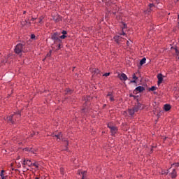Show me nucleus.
<instances>
[{"mask_svg":"<svg viewBox=\"0 0 179 179\" xmlns=\"http://www.w3.org/2000/svg\"><path fill=\"white\" fill-rule=\"evenodd\" d=\"M67 145H68V142H66Z\"/></svg>","mask_w":179,"mask_h":179,"instance_id":"nucleus-46","label":"nucleus"},{"mask_svg":"<svg viewBox=\"0 0 179 179\" xmlns=\"http://www.w3.org/2000/svg\"><path fill=\"white\" fill-rule=\"evenodd\" d=\"M178 52V50H176V52Z\"/></svg>","mask_w":179,"mask_h":179,"instance_id":"nucleus-44","label":"nucleus"},{"mask_svg":"<svg viewBox=\"0 0 179 179\" xmlns=\"http://www.w3.org/2000/svg\"><path fill=\"white\" fill-rule=\"evenodd\" d=\"M114 40L117 44H121V41H122L123 38L120 35H117L114 37Z\"/></svg>","mask_w":179,"mask_h":179,"instance_id":"nucleus-8","label":"nucleus"},{"mask_svg":"<svg viewBox=\"0 0 179 179\" xmlns=\"http://www.w3.org/2000/svg\"><path fill=\"white\" fill-rule=\"evenodd\" d=\"M164 174H169V171H167V172H165Z\"/></svg>","mask_w":179,"mask_h":179,"instance_id":"nucleus-36","label":"nucleus"},{"mask_svg":"<svg viewBox=\"0 0 179 179\" xmlns=\"http://www.w3.org/2000/svg\"><path fill=\"white\" fill-rule=\"evenodd\" d=\"M31 20H34V18H32Z\"/></svg>","mask_w":179,"mask_h":179,"instance_id":"nucleus-43","label":"nucleus"},{"mask_svg":"<svg viewBox=\"0 0 179 179\" xmlns=\"http://www.w3.org/2000/svg\"><path fill=\"white\" fill-rule=\"evenodd\" d=\"M157 87L152 86V87L149 88V92H155V90H157Z\"/></svg>","mask_w":179,"mask_h":179,"instance_id":"nucleus-21","label":"nucleus"},{"mask_svg":"<svg viewBox=\"0 0 179 179\" xmlns=\"http://www.w3.org/2000/svg\"><path fill=\"white\" fill-rule=\"evenodd\" d=\"M66 92H67V93H70V92H71V90H70V89H67V90H66Z\"/></svg>","mask_w":179,"mask_h":179,"instance_id":"nucleus-34","label":"nucleus"},{"mask_svg":"<svg viewBox=\"0 0 179 179\" xmlns=\"http://www.w3.org/2000/svg\"><path fill=\"white\" fill-rule=\"evenodd\" d=\"M157 79H158L157 85L158 86H159L160 85H162V83H163V75L161 73L158 74Z\"/></svg>","mask_w":179,"mask_h":179,"instance_id":"nucleus-9","label":"nucleus"},{"mask_svg":"<svg viewBox=\"0 0 179 179\" xmlns=\"http://www.w3.org/2000/svg\"><path fill=\"white\" fill-rule=\"evenodd\" d=\"M17 159V160H19V159H20V157H18Z\"/></svg>","mask_w":179,"mask_h":179,"instance_id":"nucleus-38","label":"nucleus"},{"mask_svg":"<svg viewBox=\"0 0 179 179\" xmlns=\"http://www.w3.org/2000/svg\"><path fill=\"white\" fill-rule=\"evenodd\" d=\"M148 6H149V8H148L147 9V10H146V12H147L148 13L152 12V10H153V9H155V8H156V6H155V4H153V3H150Z\"/></svg>","mask_w":179,"mask_h":179,"instance_id":"nucleus-11","label":"nucleus"},{"mask_svg":"<svg viewBox=\"0 0 179 179\" xmlns=\"http://www.w3.org/2000/svg\"><path fill=\"white\" fill-rule=\"evenodd\" d=\"M171 108V106L169 104H165L164 106V109L165 110V111H170Z\"/></svg>","mask_w":179,"mask_h":179,"instance_id":"nucleus-18","label":"nucleus"},{"mask_svg":"<svg viewBox=\"0 0 179 179\" xmlns=\"http://www.w3.org/2000/svg\"><path fill=\"white\" fill-rule=\"evenodd\" d=\"M126 27V25L124 24V28Z\"/></svg>","mask_w":179,"mask_h":179,"instance_id":"nucleus-45","label":"nucleus"},{"mask_svg":"<svg viewBox=\"0 0 179 179\" xmlns=\"http://www.w3.org/2000/svg\"><path fill=\"white\" fill-rule=\"evenodd\" d=\"M131 83H136V80H134L131 81Z\"/></svg>","mask_w":179,"mask_h":179,"instance_id":"nucleus-33","label":"nucleus"},{"mask_svg":"<svg viewBox=\"0 0 179 179\" xmlns=\"http://www.w3.org/2000/svg\"><path fill=\"white\" fill-rule=\"evenodd\" d=\"M22 164L23 166H29V167H31V160L24 159Z\"/></svg>","mask_w":179,"mask_h":179,"instance_id":"nucleus-10","label":"nucleus"},{"mask_svg":"<svg viewBox=\"0 0 179 179\" xmlns=\"http://www.w3.org/2000/svg\"><path fill=\"white\" fill-rule=\"evenodd\" d=\"M1 179H6V178H5V175H3V176H1Z\"/></svg>","mask_w":179,"mask_h":179,"instance_id":"nucleus-35","label":"nucleus"},{"mask_svg":"<svg viewBox=\"0 0 179 179\" xmlns=\"http://www.w3.org/2000/svg\"><path fill=\"white\" fill-rule=\"evenodd\" d=\"M103 76H110V73H106Z\"/></svg>","mask_w":179,"mask_h":179,"instance_id":"nucleus-30","label":"nucleus"},{"mask_svg":"<svg viewBox=\"0 0 179 179\" xmlns=\"http://www.w3.org/2000/svg\"><path fill=\"white\" fill-rule=\"evenodd\" d=\"M171 166H174V167H179V162L173 164Z\"/></svg>","mask_w":179,"mask_h":179,"instance_id":"nucleus-25","label":"nucleus"},{"mask_svg":"<svg viewBox=\"0 0 179 179\" xmlns=\"http://www.w3.org/2000/svg\"><path fill=\"white\" fill-rule=\"evenodd\" d=\"M108 128L110 129L112 135H115L116 133L118 132V128H117L115 126H113L111 123L108 124Z\"/></svg>","mask_w":179,"mask_h":179,"instance_id":"nucleus-4","label":"nucleus"},{"mask_svg":"<svg viewBox=\"0 0 179 179\" xmlns=\"http://www.w3.org/2000/svg\"><path fill=\"white\" fill-rule=\"evenodd\" d=\"M92 76L93 78L97 76V78H99L100 76V71L97 69H94L92 70Z\"/></svg>","mask_w":179,"mask_h":179,"instance_id":"nucleus-7","label":"nucleus"},{"mask_svg":"<svg viewBox=\"0 0 179 179\" xmlns=\"http://www.w3.org/2000/svg\"><path fill=\"white\" fill-rule=\"evenodd\" d=\"M133 109L134 110V111L136 113H138V111H139V110H142V104L139 102H138L134 107H133Z\"/></svg>","mask_w":179,"mask_h":179,"instance_id":"nucleus-6","label":"nucleus"},{"mask_svg":"<svg viewBox=\"0 0 179 179\" xmlns=\"http://www.w3.org/2000/svg\"><path fill=\"white\" fill-rule=\"evenodd\" d=\"M120 36H125V32H122V33H120L119 34Z\"/></svg>","mask_w":179,"mask_h":179,"instance_id":"nucleus-31","label":"nucleus"},{"mask_svg":"<svg viewBox=\"0 0 179 179\" xmlns=\"http://www.w3.org/2000/svg\"><path fill=\"white\" fill-rule=\"evenodd\" d=\"M85 110H86V108L83 109V112H84V113H85Z\"/></svg>","mask_w":179,"mask_h":179,"instance_id":"nucleus-37","label":"nucleus"},{"mask_svg":"<svg viewBox=\"0 0 179 179\" xmlns=\"http://www.w3.org/2000/svg\"><path fill=\"white\" fill-rule=\"evenodd\" d=\"M55 22H58V19H56V20H55Z\"/></svg>","mask_w":179,"mask_h":179,"instance_id":"nucleus-39","label":"nucleus"},{"mask_svg":"<svg viewBox=\"0 0 179 179\" xmlns=\"http://www.w3.org/2000/svg\"><path fill=\"white\" fill-rule=\"evenodd\" d=\"M177 1H179V0H177Z\"/></svg>","mask_w":179,"mask_h":179,"instance_id":"nucleus-47","label":"nucleus"},{"mask_svg":"<svg viewBox=\"0 0 179 179\" xmlns=\"http://www.w3.org/2000/svg\"><path fill=\"white\" fill-rule=\"evenodd\" d=\"M15 54H22V52H27L26 45L23 43H18L14 50Z\"/></svg>","mask_w":179,"mask_h":179,"instance_id":"nucleus-2","label":"nucleus"},{"mask_svg":"<svg viewBox=\"0 0 179 179\" xmlns=\"http://www.w3.org/2000/svg\"><path fill=\"white\" fill-rule=\"evenodd\" d=\"M25 152H31V153H35L36 150L31 148H26L24 149Z\"/></svg>","mask_w":179,"mask_h":179,"instance_id":"nucleus-14","label":"nucleus"},{"mask_svg":"<svg viewBox=\"0 0 179 179\" xmlns=\"http://www.w3.org/2000/svg\"><path fill=\"white\" fill-rule=\"evenodd\" d=\"M4 173H5V171H4V170L1 171L0 176H1V177H3V176H4V175H3Z\"/></svg>","mask_w":179,"mask_h":179,"instance_id":"nucleus-27","label":"nucleus"},{"mask_svg":"<svg viewBox=\"0 0 179 179\" xmlns=\"http://www.w3.org/2000/svg\"><path fill=\"white\" fill-rule=\"evenodd\" d=\"M143 91H145V87L142 86H138L134 90V93L138 94V93H142V92Z\"/></svg>","mask_w":179,"mask_h":179,"instance_id":"nucleus-5","label":"nucleus"},{"mask_svg":"<svg viewBox=\"0 0 179 179\" xmlns=\"http://www.w3.org/2000/svg\"><path fill=\"white\" fill-rule=\"evenodd\" d=\"M19 118H20V112H17L8 116L7 121L10 122V124H15V121H19Z\"/></svg>","mask_w":179,"mask_h":179,"instance_id":"nucleus-1","label":"nucleus"},{"mask_svg":"<svg viewBox=\"0 0 179 179\" xmlns=\"http://www.w3.org/2000/svg\"><path fill=\"white\" fill-rule=\"evenodd\" d=\"M106 97L109 99L110 101H114V94H113V92H108Z\"/></svg>","mask_w":179,"mask_h":179,"instance_id":"nucleus-12","label":"nucleus"},{"mask_svg":"<svg viewBox=\"0 0 179 179\" xmlns=\"http://www.w3.org/2000/svg\"><path fill=\"white\" fill-rule=\"evenodd\" d=\"M61 36V33L59 32H55L51 35V39L54 41V43L57 44V43H62V41L59 38Z\"/></svg>","mask_w":179,"mask_h":179,"instance_id":"nucleus-3","label":"nucleus"},{"mask_svg":"<svg viewBox=\"0 0 179 179\" xmlns=\"http://www.w3.org/2000/svg\"><path fill=\"white\" fill-rule=\"evenodd\" d=\"M53 137L57 138V141H61L62 139V134L59 133V134H53Z\"/></svg>","mask_w":179,"mask_h":179,"instance_id":"nucleus-15","label":"nucleus"},{"mask_svg":"<svg viewBox=\"0 0 179 179\" xmlns=\"http://www.w3.org/2000/svg\"><path fill=\"white\" fill-rule=\"evenodd\" d=\"M129 115H131V117H132L134 115V114H135V110L133 109V108L131 109H129L128 110Z\"/></svg>","mask_w":179,"mask_h":179,"instance_id":"nucleus-19","label":"nucleus"},{"mask_svg":"<svg viewBox=\"0 0 179 179\" xmlns=\"http://www.w3.org/2000/svg\"><path fill=\"white\" fill-rule=\"evenodd\" d=\"M35 179H40V178H35Z\"/></svg>","mask_w":179,"mask_h":179,"instance_id":"nucleus-42","label":"nucleus"},{"mask_svg":"<svg viewBox=\"0 0 179 179\" xmlns=\"http://www.w3.org/2000/svg\"><path fill=\"white\" fill-rule=\"evenodd\" d=\"M56 44L57 45L56 50H60L61 49V43H57Z\"/></svg>","mask_w":179,"mask_h":179,"instance_id":"nucleus-23","label":"nucleus"},{"mask_svg":"<svg viewBox=\"0 0 179 179\" xmlns=\"http://www.w3.org/2000/svg\"><path fill=\"white\" fill-rule=\"evenodd\" d=\"M171 178H176L177 177V171H176V169H173V171L171 173Z\"/></svg>","mask_w":179,"mask_h":179,"instance_id":"nucleus-17","label":"nucleus"},{"mask_svg":"<svg viewBox=\"0 0 179 179\" xmlns=\"http://www.w3.org/2000/svg\"><path fill=\"white\" fill-rule=\"evenodd\" d=\"M31 166H34V167H36V169H38V163L37 162H35V163L31 162Z\"/></svg>","mask_w":179,"mask_h":179,"instance_id":"nucleus-22","label":"nucleus"},{"mask_svg":"<svg viewBox=\"0 0 179 179\" xmlns=\"http://www.w3.org/2000/svg\"><path fill=\"white\" fill-rule=\"evenodd\" d=\"M62 33L63 34V35H64V36H65V34H67L66 31H62Z\"/></svg>","mask_w":179,"mask_h":179,"instance_id":"nucleus-32","label":"nucleus"},{"mask_svg":"<svg viewBox=\"0 0 179 179\" xmlns=\"http://www.w3.org/2000/svg\"><path fill=\"white\" fill-rule=\"evenodd\" d=\"M144 64H146V58H143L141 61H140V65H144Z\"/></svg>","mask_w":179,"mask_h":179,"instance_id":"nucleus-20","label":"nucleus"},{"mask_svg":"<svg viewBox=\"0 0 179 179\" xmlns=\"http://www.w3.org/2000/svg\"><path fill=\"white\" fill-rule=\"evenodd\" d=\"M119 78H120V80H124V81L128 80V77L124 73H122L120 76L119 75Z\"/></svg>","mask_w":179,"mask_h":179,"instance_id":"nucleus-13","label":"nucleus"},{"mask_svg":"<svg viewBox=\"0 0 179 179\" xmlns=\"http://www.w3.org/2000/svg\"><path fill=\"white\" fill-rule=\"evenodd\" d=\"M59 38L61 39L62 38V40H64V38H66V36H65V35H60L59 36Z\"/></svg>","mask_w":179,"mask_h":179,"instance_id":"nucleus-24","label":"nucleus"},{"mask_svg":"<svg viewBox=\"0 0 179 179\" xmlns=\"http://www.w3.org/2000/svg\"><path fill=\"white\" fill-rule=\"evenodd\" d=\"M130 97H134V95H130Z\"/></svg>","mask_w":179,"mask_h":179,"instance_id":"nucleus-40","label":"nucleus"},{"mask_svg":"<svg viewBox=\"0 0 179 179\" xmlns=\"http://www.w3.org/2000/svg\"><path fill=\"white\" fill-rule=\"evenodd\" d=\"M78 175L82 177L81 179H85L86 178V171L78 172Z\"/></svg>","mask_w":179,"mask_h":179,"instance_id":"nucleus-16","label":"nucleus"},{"mask_svg":"<svg viewBox=\"0 0 179 179\" xmlns=\"http://www.w3.org/2000/svg\"><path fill=\"white\" fill-rule=\"evenodd\" d=\"M43 19H44V17H41L39 18V23H41L43 22Z\"/></svg>","mask_w":179,"mask_h":179,"instance_id":"nucleus-29","label":"nucleus"},{"mask_svg":"<svg viewBox=\"0 0 179 179\" xmlns=\"http://www.w3.org/2000/svg\"><path fill=\"white\" fill-rule=\"evenodd\" d=\"M31 38L32 40H34V38H36V35L31 34Z\"/></svg>","mask_w":179,"mask_h":179,"instance_id":"nucleus-28","label":"nucleus"},{"mask_svg":"<svg viewBox=\"0 0 179 179\" xmlns=\"http://www.w3.org/2000/svg\"><path fill=\"white\" fill-rule=\"evenodd\" d=\"M133 79L135 80H138V77H136V75H135V73L133 74Z\"/></svg>","mask_w":179,"mask_h":179,"instance_id":"nucleus-26","label":"nucleus"},{"mask_svg":"<svg viewBox=\"0 0 179 179\" xmlns=\"http://www.w3.org/2000/svg\"><path fill=\"white\" fill-rule=\"evenodd\" d=\"M128 44H129V41H127V45H128Z\"/></svg>","mask_w":179,"mask_h":179,"instance_id":"nucleus-41","label":"nucleus"}]
</instances>
